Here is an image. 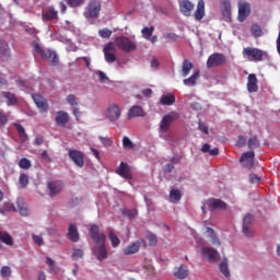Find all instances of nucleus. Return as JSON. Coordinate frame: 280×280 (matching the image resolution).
<instances>
[{"mask_svg": "<svg viewBox=\"0 0 280 280\" xmlns=\"http://www.w3.org/2000/svg\"><path fill=\"white\" fill-rule=\"evenodd\" d=\"M43 21H58V10L54 7L46 8L42 13Z\"/></svg>", "mask_w": 280, "mask_h": 280, "instance_id": "f3484780", "label": "nucleus"}, {"mask_svg": "<svg viewBox=\"0 0 280 280\" xmlns=\"http://www.w3.org/2000/svg\"><path fill=\"white\" fill-rule=\"evenodd\" d=\"M116 173L121 178L132 180V168L127 163L120 162L119 167L116 168Z\"/></svg>", "mask_w": 280, "mask_h": 280, "instance_id": "9b49d317", "label": "nucleus"}, {"mask_svg": "<svg viewBox=\"0 0 280 280\" xmlns=\"http://www.w3.org/2000/svg\"><path fill=\"white\" fill-rule=\"evenodd\" d=\"M175 102L176 97L173 94L162 95L160 100V104H162V106H172Z\"/></svg>", "mask_w": 280, "mask_h": 280, "instance_id": "c756f323", "label": "nucleus"}, {"mask_svg": "<svg viewBox=\"0 0 280 280\" xmlns=\"http://www.w3.org/2000/svg\"><path fill=\"white\" fill-rule=\"evenodd\" d=\"M226 56L222 52H214L209 56L207 60V68L212 69V67H224L226 65Z\"/></svg>", "mask_w": 280, "mask_h": 280, "instance_id": "39448f33", "label": "nucleus"}, {"mask_svg": "<svg viewBox=\"0 0 280 280\" xmlns=\"http://www.w3.org/2000/svg\"><path fill=\"white\" fill-rule=\"evenodd\" d=\"M0 240L3 244H7V246H12L14 244V240H12V236L8 232H1Z\"/></svg>", "mask_w": 280, "mask_h": 280, "instance_id": "473e14b6", "label": "nucleus"}, {"mask_svg": "<svg viewBox=\"0 0 280 280\" xmlns=\"http://www.w3.org/2000/svg\"><path fill=\"white\" fill-rule=\"evenodd\" d=\"M47 188L49 190L50 198H54V196H58L60 191H62L63 185L61 182L55 180L47 184Z\"/></svg>", "mask_w": 280, "mask_h": 280, "instance_id": "a211bd4d", "label": "nucleus"}, {"mask_svg": "<svg viewBox=\"0 0 280 280\" xmlns=\"http://www.w3.org/2000/svg\"><path fill=\"white\" fill-rule=\"evenodd\" d=\"M142 95H144V97H152V89H144Z\"/></svg>", "mask_w": 280, "mask_h": 280, "instance_id": "774afa93", "label": "nucleus"}, {"mask_svg": "<svg viewBox=\"0 0 280 280\" xmlns=\"http://www.w3.org/2000/svg\"><path fill=\"white\" fill-rule=\"evenodd\" d=\"M201 255L212 264L214 261H218V257H220V254H218V250L211 248V247H203L201 249Z\"/></svg>", "mask_w": 280, "mask_h": 280, "instance_id": "dca6fc26", "label": "nucleus"}, {"mask_svg": "<svg viewBox=\"0 0 280 280\" xmlns=\"http://www.w3.org/2000/svg\"><path fill=\"white\" fill-rule=\"evenodd\" d=\"M253 214H246L245 218L243 219V233L244 235H246V237H253Z\"/></svg>", "mask_w": 280, "mask_h": 280, "instance_id": "2eb2a0df", "label": "nucleus"}, {"mask_svg": "<svg viewBox=\"0 0 280 280\" xmlns=\"http://www.w3.org/2000/svg\"><path fill=\"white\" fill-rule=\"evenodd\" d=\"M105 60L109 63H113L117 60V56H115V44L108 43L103 49Z\"/></svg>", "mask_w": 280, "mask_h": 280, "instance_id": "4468645a", "label": "nucleus"}, {"mask_svg": "<svg viewBox=\"0 0 280 280\" xmlns=\"http://www.w3.org/2000/svg\"><path fill=\"white\" fill-rule=\"evenodd\" d=\"M198 129L201 130V132H205V135H209V127L205 125V122L199 121Z\"/></svg>", "mask_w": 280, "mask_h": 280, "instance_id": "e2e57ef3", "label": "nucleus"}, {"mask_svg": "<svg viewBox=\"0 0 280 280\" xmlns=\"http://www.w3.org/2000/svg\"><path fill=\"white\" fill-rule=\"evenodd\" d=\"M240 163L243 164V167H245V170H253V167H255V152L247 151L243 153L240 159Z\"/></svg>", "mask_w": 280, "mask_h": 280, "instance_id": "9d476101", "label": "nucleus"}, {"mask_svg": "<svg viewBox=\"0 0 280 280\" xmlns=\"http://www.w3.org/2000/svg\"><path fill=\"white\" fill-rule=\"evenodd\" d=\"M179 10L184 16H191V11L194 10V3L189 0H183L179 2Z\"/></svg>", "mask_w": 280, "mask_h": 280, "instance_id": "aec40b11", "label": "nucleus"}, {"mask_svg": "<svg viewBox=\"0 0 280 280\" xmlns=\"http://www.w3.org/2000/svg\"><path fill=\"white\" fill-rule=\"evenodd\" d=\"M69 159L77 167H84V153L80 150L70 149L68 152Z\"/></svg>", "mask_w": 280, "mask_h": 280, "instance_id": "0eeeda50", "label": "nucleus"}, {"mask_svg": "<svg viewBox=\"0 0 280 280\" xmlns=\"http://www.w3.org/2000/svg\"><path fill=\"white\" fill-rule=\"evenodd\" d=\"M98 35L101 38H108L109 36H113V31L108 28H102L98 31Z\"/></svg>", "mask_w": 280, "mask_h": 280, "instance_id": "3c124183", "label": "nucleus"}, {"mask_svg": "<svg viewBox=\"0 0 280 280\" xmlns=\"http://www.w3.org/2000/svg\"><path fill=\"white\" fill-rule=\"evenodd\" d=\"M122 148H125V150H132L135 148V143H132V140H130V138L124 137Z\"/></svg>", "mask_w": 280, "mask_h": 280, "instance_id": "c03bdc74", "label": "nucleus"}, {"mask_svg": "<svg viewBox=\"0 0 280 280\" xmlns=\"http://www.w3.org/2000/svg\"><path fill=\"white\" fill-rule=\"evenodd\" d=\"M101 8H102V4H100V1L92 0L89 3V11L84 13V16L90 19H96V16H98L100 14Z\"/></svg>", "mask_w": 280, "mask_h": 280, "instance_id": "ddd939ff", "label": "nucleus"}, {"mask_svg": "<svg viewBox=\"0 0 280 280\" xmlns=\"http://www.w3.org/2000/svg\"><path fill=\"white\" fill-rule=\"evenodd\" d=\"M66 2L70 8H80V5H83L84 0H66Z\"/></svg>", "mask_w": 280, "mask_h": 280, "instance_id": "09e8293b", "label": "nucleus"}, {"mask_svg": "<svg viewBox=\"0 0 280 280\" xmlns=\"http://www.w3.org/2000/svg\"><path fill=\"white\" fill-rule=\"evenodd\" d=\"M248 148H249V150H255V149L259 148V139H257L256 136L249 138Z\"/></svg>", "mask_w": 280, "mask_h": 280, "instance_id": "ea45409f", "label": "nucleus"}, {"mask_svg": "<svg viewBox=\"0 0 280 280\" xmlns=\"http://www.w3.org/2000/svg\"><path fill=\"white\" fill-rule=\"evenodd\" d=\"M0 124L1 126H5V124H8V115L3 112H0Z\"/></svg>", "mask_w": 280, "mask_h": 280, "instance_id": "0e129e2a", "label": "nucleus"}, {"mask_svg": "<svg viewBox=\"0 0 280 280\" xmlns=\"http://www.w3.org/2000/svg\"><path fill=\"white\" fill-rule=\"evenodd\" d=\"M33 102H35L37 108L43 110L44 113H47V101L45 97H43L40 94H33L32 95Z\"/></svg>", "mask_w": 280, "mask_h": 280, "instance_id": "5701e85b", "label": "nucleus"}, {"mask_svg": "<svg viewBox=\"0 0 280 280\" xmlns=\"http://www.w3.org/2000/svg\"><path fill=\"white\" fill-rule=\"evenodd\" d=\"M90 235L95 244L93 247V253L96 259H98V261L108 259V250L106 249V235L104 233H100V225L93 224L90 228Z\"/></svg>", "mask_w": 280, "mask_h": 280, "instance_id": "f257e3e1", "label": "nucleus"}, {"mask_svg": "<svg viewBox=\"0 0 280 280\" xmlns=\"http://www.w3.org/2000/svg\"><path fill=\"white\" fill-rule=\"evenodd\" d=\"M200 78V71H196L190 78L184 79L183 84L185 86H196V81Z\"/></svg>", "mask_w": 280, "mask_h": 280, "instance_id": "2f4dec72", "label": "nucleus"}, {"mask_svg": "<svg viewBox=\"0 0 280 280\" xmlns=\"http://www.w3.org/2000/svg\"><path fill=\"white\" fill-rule=\"evenodd\" d=\"M2 97L7 100V106H15L18 104L19 100H16V96L14 93L11 92H1Z\"/></svg>", "mask_w": 280, "mask_h": 280, "instance_id": "c85d7f7f", "label": "nucleus"}, {"mask_svg": "<svg viewBox=\"0 0 280 280\" xmlns=\"http://www.w3.org/2000/svg\"><path fill=\"white\" fill-rule=\"evenodd\" d=\"M33 242L37 244V246H45V241L43 240V236L33 234Z\"/></svg>", "mask_w": 280, "mask_h": 280, "instance_id": "603ef678", "label": "nucleus"}, {"mask_svg": "<svg viewBox=\"0 0 280 280\" xmlns=\"http://www.w3.org/2000/svg\"><path fill=\"white\" fill-rule=\"evenodd\" d=\"M115 45L118 47V49L126 51V54H130V51H135V49H137V45L132 43L130 38L125 36L116 37Z\"/></svg>", "mask_w": 280, "mask_h": 280, "instance_id": "423d86ee", "label": "nucleus"}, {"mask_svg": "<svg viewBox=\"0 0 280 280\" xmlns=\"http://www.w3.org/2000/svg\"><path fill=\"white\" fill-rule=\"evenodd\" d=\"M19 167L21 170H30V167H32V161L27 160V158H22L19 161Z\"/></svg>", "mask_w": 280, "mask_h": 280, "instance_id": "58836bf2", "label": "nucleus"}, {"mask_svg": "<svg viewBox=\"0 0 280 280\" xmlns=\"http://www.w3.org/2000/svg\"><path fill=\"white\" fill-rule=\"evenodd\" d=\"M122 213L124 215H127V218H130V220H132V218H137V210L126 209Z\"/></svg>", "mask_w": 280, "mask_h": 280, "instance_id": "864d4df0", "label": "nucleus"}, {"mask_svg": "<svg viewBox=\"0 0 280 280\" xmlns=\"http://www.w3.org/2000/svg\"><path fill=\"white\" fill-rule=\"evenodd\" d=\"M96 74L98 75L100 82H106L108 80V77L102 70L96 71Z\"/></svg>", "mask_w": 280, "mask_h": 280, "instance_id": "bf43d9fd", "label": "nucleus"}, {"mask_svg": "<svg viewBox=\"0 0 280 280\" xmlns=\"http://www.w3.org/2000/svg\"><path fill=\"white\" fill-rule=\"evenodd\" d=\"M119 117H121V107L115 103L109 104L106 110V118L109 121H117Z\"/></svg>", "mask_w": 280, "mask_h": 280, "instance_id": "1a4fd4ad", "label": "nucleus"}, {"mask_svg": "<svg viewBox=\"0 0 280 280\" xmlns=\"http://www.w3.org/2000/svg\"><path fill=\"white\" fill-rule=\"evenodd\" d=\"M108 238L112 242L113 248H117V246L121 244L119 236H117V234H115L113 231H109Z\"/></svg>", "mask_w": 280, "mask_h": 280, "instance_id": "c9c22d12", "label": "nucleus"}, {"mask_svg": "<svg viewBox=\"0 0 280 280\" xmlns=\"http://www.w3.org/2000/svg\"><path fill=\"white\" fill-rule=\"evenodd\" d=\"M147 240L149 241L150 246H156V244H159V240L152 232L147 233Z\"/></svg>", "mask_w": 280, "mask_h": 280, "instance_id": "a18cd8bd", "label": "nucleus"}, {"mask_svg": "<svg viewBox=\"0 0 280 280\" xmlns=\"http://www.w3.org/2000/svg\"><path fill=\"white\" fill-rule=\"evenodd\" d=\"M8 54H10L8 43L0 40V56H8Z\"/></svg>", "mask_w": 280, "mask_h": 280, "instance_id": "37998d69", "label": "nucleus"}, {"mask_svg": "<svg viewBox=\"0 0 280 280\" xmlns=\"http://www.w3.org/2000/svg\"><path fill=\"white\" fill-rule=\"evenodd\" d=\"M98 139H100L101 143H103L104 148H110V145H113V141L108 137L100 136Z\"/></svg>", "mask_w": 280, "mask_h": 280, "instance_id": "8fccbe9b", "label": "nucleus"}, {"mask_svg": "<svg viewBox=\"0 0 280 280\" xmlns=\"http://www.w3.org/2000/svg\"><path fill=\"white\" fill-rule=\"evenodd\" d=\"M259 180H261V178H260L259 176H257V175H255V174H250V175H249V182H250L252 184L259 183Z\"/></svg>", "mask_w": 280, "mask_h": 280, "instance_id": "69168bd1", "label": "nucleus"}, {"mask_svg": "<svg viewBox=\"0 0 280 280\" xmlns=\"http://www.w3.org/2000/svg\"><path fill=\"white\" fill-rule=\"evenodd\" d=\"M236 145L237 148H244V145H246V138L244 136H238Z\"/></svg>", "mask_w": 280, "mask_h": 280, "instance_id": "6e6d98bb", "label": "nucleus"}, {"mask_svg": "<svg viewBox=\"0 0 280 280\" xmlns=\"http://www.w3.org/2000/svg\"><path fill=\"white\" fill-rule=\"evenodd\" d=\"M176 119H178V114L175 112L165 115L160 124V132H167L170 130V126H172V121H176Z\"/></svg>", "mask_w": 280, "mask_h": 280, "instance_id": "6e6552de", "label": "nucleus"}, {"mask_svg": "<svg viewBox=\"0 0 280 280\" xmlns=\"http://www.w3.org/2000/svg\"><path fill=\"white\" fill-rule=\"evenodd\" d=\"M141 248V243L136 242L131 245H128L126 248L122 249L124 255H135L136 253H139V249Z\"/></svg>", "mask_w": 280, "mask_h": 280, "instance_id": "cd10ccee", "label": "nucleus"}, {"mask_svg": "<svg viewBox=\"0 0 280 280\" xmlns=\"http://www.w3.org/2000/svg\"><path fill=\"white\" fill-rule=\"evenodd\" d=\"M196 21H202L205 19V0H199L197 9L194 13Z\"/></svg>", "mask_w": 280, "mask_h": 280, "instance_id": "a878e982", "label": "nucleus"}, {"mask_svg": "<svg viewBox=\"0 0 280 280\" xmlns=\"http://www.w3.org/2000/svg\"><path fill=\"white\" fill-rule=\"evenodd\" d=\"M265 56L266 51L259 48L246 47L243 49V58H245L247 62H261Z\"/></svg>", "mask_w": 280, "mask_h": 280, "instance_id": "7ed1b4c3", "label": "nucleus"}, {"mask_svg": "<svg viewBox=\"0 0 280 280\" xmlns=\"http://www.w3.org/2000/svg\"><path fill=\"white\" fill-rule=\"evenodd\" d=\"M191 69H194V63H191V61L189 60H184L182 63V77L183 78H187V75H189V72L191 71Z\"/></svg>", "mask_w": 280, "mask_h": 280, "instance_id": "7c9ffc66", "label": "nucleus"}, {"mask_svg": "<svg viewBox=\"0 0 280 280\" xmlns=\"http://www.w3.org/2000/svg\"><path fill=\"white\" fill-rule=\"evenodd\" d=\"M133 117H145L143 108L139 105H133L128 112V118L132 119Z\"/></svg>", "mask_w": 280, "mask_h": 280, "instance_id": "393cba45", "label": "nucleus"}, {"mask_svg": "<svg viewBox=\"0 0 280 280\" xmlns=\"http://www.w3.org/2000/svg\"><path fill=\"white\" fill-rule=\"evenodd\" d=\"M35 54H38L40 56L42 60H47L50 62L51 67H57L58 62L60 60L58 59V54L51 49H45L40 47V44L34 43L33 44Z\"/></svg>", "mask_w": 280, "mask_h": 280, "instance_id": "f03ea898", "label": "nucleus"}, {"mask_svg": "<svg viewBox=\"0 0 280 280\" xmlns=\"http://www.w3.org/2000/svg\"><path fill=\"white\" fill-rule=\"evenodd\" d=\"M173 277L179 280L187 279L189 277V269L187 268V266L180 265L179 267L175 268Z\"/></svg>", "mask_w": 280, "mask_h": 280, "instance_id": "6ab92c4d", "label": "nucleus"}, {"mask_svg": "<svg viewBox=\"0 0 280 280\" xmlns=\"http://www.w3.org/2000/svg\"><path fill=\"white\" fill-rule=\"evenodd\" d=\"M42 159H44V161H46L47 163H51V158L49 156L47 151L42 152Z\"/></svg>", "mask_w": 280, "mask_h": 280, "instance_id": "338daca9", "label": "nucleus"}, {"mask_svg": "<svg viewBox=\"0 0 280 280\" xmlns=\"http://www.w3.org/2000/svg\"><path fill=\"white\" fill-rule=\"evenodd\" d=\"M46 264L49 266L50 270H56V261L50 257L46 258Z\"/></svg>", "mask_w": 280, "mask_h": 280, "instance_id": "680f3d73", "label": "nucleus"}, {"mask_svg": "<svg viewBox=\"0 0 280 280\" xmlns=\"http://www.w3.org/2000/svg\"><path fill=\"white\" fill-rule=\"evenodd\" d=\"M82 257H84V250L80 248H74L72 252V259L74 261H78V259H82Z\"/></svg>", "mask_w": 280, "mask_h": 280, "instance_id": "49530a36", "label": "nucleus"}, {"mask_svg": "<svg viewBox=\"0 0 280 280\" xmlns=\"http://www.w3.org/2000/svg\"><path fill=\"white\" fill-rule=\"evenodd\" d=\"M221 12L225 21H231V0L221 1Z\"/></svg>", "mask_w": 280, "mask_h": 280, "instance_id": "b1692460", "label": "nucleus"}, {"mask_svg": "<svg viewBox=\"0 0 280 280\" xmlns=\"http://www.w3.org/2000/svg\"><path fill=\"white\" fill-rule=\"evenodd\" d=\"M207 207L210 211H217V209H221V210L226 209L229 205H226V202H224L221 199L211 198V199H208L206 202H203L201 207L202 213H207Z\"/></svg>", "mask_w": 280, "mask_h": 280, "instance_id": "20e7f679", "label": "nucleus"}, {"mask_svg": "<svg viewBox=\"0 0 280 280\" xmlns=\"http://www.w3.org/2000/svg\"><path fill=\"white\" fill-rule=\"evenodd\" d=\"M68 240H70V242L80 241V233H78V226L75 224H70L68 230Z\"/></svg>", "mask_w": 280, "mask_h": 280, "instance_id": "bb28decb", "label": "nucleus"}, {"mask_svg": "<svg viewBox=\"0 0 280 280\" xmlns=\"http://www.w3.org/2000/svg\"><path fill=\"white\" fill-rule=\"evenodd\" d=\"M1 277H3V279H8L12 276V269L8 266H3L1 268Z\"/></svg>", "mask_w": 280, "mask_h": 280, "instance_id": "de8ad7c7", "label": "nucleus"}, {"mask_svg": "<svg viewBox=\"0 0 280 280\" xmlns=\"http://www.w3.org/2000/svg\"><path fill=\"white\" fill-rule=\"evenodd\" d=\"M220 272H222V275H224V277L228 279L231 277V272L229 271V264L226 261H222L220 264Z\"/></svg>", "mask_w": 280, "mask_h": 280, "instance_id": "79ce46f5", "label": "nucleus"}, {"mask_svg": "<svg viewBox=\"0 0 280 280\" xmlns=\"http://www.w3.org/2000/svg\"><path fill=\"white\" fill-rule=\"evenodd\" d=\"M18 207H19V211L21 213V215H30V210H27V208L21 206L20 202H18Z\"/></svg>", "mask_w": 280, "mask_h": 280, "instance_id": "052dcab7", "label": "nucleus"}, {"mask_svg": "<svg viewBox=\"0 0 280 280\" xmlns=\"http://www.w3.org/2000/svg\"><path fill=\"white\" fill-rule=\"evenodd\" d=\"M55 121H56L57 126H61V128H65V126H67V124H69V114L67 112H62V110L57 112Z\"/></svg>", "mask_w": 280, "mask_h": 280, "instance_id": "4be33fe9", "label": "nucleus"}, {"mask_svg": "<svg viewBox=\"0 0 280 280\" xmlns=\"http://www.w3.org/2000/svg\"><path fill=\"white\" fill-rule=\"evenodd\" d=\"M171 162H172V163H168V164L165 165V168H166V171H167L170 174H171V172L174 171V163H178V161H176V158H173V159L171 160Z\"/></svg>", "mask_w": 280, "mask_h": 280, "instance_id": "4d7b16f0", "label": "nucleus"}, {"mask_svg": "<svg viewBox=\"0 0 280 280\" xmlns=\"http://www.w3.org/2000/svg\"><path fill=\"white\" fill-rule=\"evenodd\" d=\"M4 209H5V211H13L14 213H16V211H18L14 203H10V202L4 203Z\"/></svg>", "mask_w": 280, "mask_h": 280, "instance_id": "13d9d810", "label": "nucleus"}, {"mask_svg": "<svg viewBox=\"0 0 280 280\" xmlns=\"http://www.w3.org/2000/svg\"><path fill=\"white\" fill-rule=\"evenodd\" d=\"M250 33L254 38H260V36H264V31L261 30V26L258 24H253L250 27Z\"/></svg>", "mask_w": 280, "mask_h": 280, "instance_id": "72a5a7b5", "label": "nucleus"}, {"mask_svg": "<svg viewBox=\"0 0 280 280\" xmlns=\"http://www.w3.org/2000/svg\"><path fill=\"white\" fill-rule=\"evenodd\" d=\"M250 16V4L247 2H238V21L240 23H244L246 19Z\"/></svg>", "mask_w": 280, "mask_h": 280, "instance_id": "f8f14e48", "label": "nucleus"}, {"mask_svg": "<svg viewBox=\"0 0 280 280\" xmlns=\"http://www.w3.org/2000/svg\"><path fill=\"white\" fill-rule=\"evenodd\" d=\"M67 102L70 104V106H78V101L75 100V95L69 94L67 96Z\"/></svg>", "mask_w": 280, "mask_h": 280, "instance_id": "5fc2aeb1", "label": "nucleus"}, {"mask_svg": "<svg viewBox=\"0 0 280 280\" xmlns=\"http://www.w3.org/2000/svg\"><path fill=\"white\" fill-rule=\"evenodd\" d=\"M183 198V194L178 189H172L170 191V200L171 202H178Z\"/></svg>", "mask_w": 280, "mask_h": 280, "instance_id": "f704fd0d", "label": "nucleus"}, {"mask_svg": "<svg viewBox=\"0 0 280 280\" xmlns=\"http://www.w3.org/2000/svg\"><path fill=\"white\" fill-rule=\"evenodd\" d=\"M141 34H142L143 38H145V40H150V38H152V34H154V26L143 27L141 30Z\"/></svg>", "mask_w": 280, "mask_h": 280, "instance_id": "e433bc0d", "label": "nucleus"}, {"mask_svg": "<svg viewBox=\"0 0 280 280\" xmlns=\"http://www.w3.org/2000/svg\"><path fill=\"white\" fill-rule=\"evenodd\" d=\"M19 183H20L22 189H25V187H27V185H30V176H27V174H25V173H21Z\"/></svg>", "mask_w": 280, "mask_h": 280, "instance_id": "4c0bfd02", "label": "nucleus"}, {"mask_svg": "<svg viewBox=\"0 0 280 280\" xmlns=\"http://www.w3.org/2000/svg\"><path fill=\"white\" fill-rule=\"evenodd\" d=\"M14 128H16L21 139H24V140L27 139V133L25 132V128L23 127V125L14 124Z\"/></svg>", "mask_w": 280, "mask_h": 280, "instance_id": "a19ab883", "label": "nucleus"}, {"mask_svg": "<svg viewBox=\"0 0 280 280\" xmlns=\"http://www.w3.org/2000/svg\"><path fill=\"white\" fill-rule=\"evenodd\" d=\"M247 91L248 93H257V91H259L257 86V75H255V73L247 77Z\"/></svg>", "mask_w": 280, "mask_h": 280, "instance_id": "412c9836", "label": "nucleus"}]
</instances>
